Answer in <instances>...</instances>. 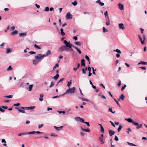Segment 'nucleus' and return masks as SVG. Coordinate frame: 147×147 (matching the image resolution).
<instances>
[{"label": "nucleus", "instance_id": "nucleus-33", "mask_svg": "<svg viewBox=\"0 0 147 147\" xmlns=\"http://www.w3.org/2000/svg\"><path fill=\"white\" fill-rule=\"evenodd\" d=\"M26 33L23 32L19 34V35L20 36H25L26 35Z\"/></svg>", "mask_w": 147, "mask_h": 147}, {"label": "nucleus", "instance_id": "nucleus-8", "mask_svg": "<svg viewBox=\"0 0 147 147\" xmlns=\"http://www.w3.org/2000/svg\"><path fill=\"white\" fill-rule=\"evenodd\" d=\"M35 107L34 106H32V107H24L23 108L24 109L28 110H31L32 109H34Z\"/></svg>", "mask_w": 147, "mask_h": 147}, {"label": "nucleus", "instance_id": "nucleus-31", "mask_svg": "<svg viewBox=\"0 0 147 147\" xmlns=\"http://www.w3.org/2000/svg\"><path fill=\"white\" fill-rule=\"evenodd\" d=\"M103 32L104 33H105L106 32H108V30L106 29L105 27H103L102 28Z\"/></svg>", "mask_w": 147, "mask_h": 147}, {"label": "nucleus", "instance_id": "nucleus-18", "mask_svg": "<svg viewBox=\"0 0 147 147\" xmlns=\"http://www.w3.org/2000/svg\"><path fill=\"white\" fill-rule=\"evenodd\" d=\"M81 129L82 131L86 132H89L90 131V130L88 129H84L82 127H81Z\"/></svg>", "mask_w": 147, "mask_h": 147}, {"label": "nucleus", "instance_id": "nucleus-52", "mask_svg": "<svg viewBox=\"0 0 147 147\" xmlns=\"http://www.w3.org/2000/svg\"><path fill=\"white\" fill-rule=\"evenodd\" d=\"M109 111L111 112L112 113H115V111L113 112L112 110V108H110L109 109Z\"/></svg>", "mask_w": 147, "mask_h": 147}, {"label": "nucleus", "instance_id": "nucleus-57", "mask_svg": "<svg viewBox=\"0 0 147 147\" xmlns=\"http://www.w3.org/2000/svg\"><path fill=\"white\" fill-rule=\"evenodd\" d=\"M80 121H81V122L83 123H84V122H85L84 121V119L83 118H80Z\"/></svg>", "mask_w": 147, "mask_h": 147}, {"label": "nucleus", "instance_id": "nucleus-43", "mask_svg": "<svg viewBox=\"0 0 147 147\" xmlns=\"http://www.w3.org/2000/svg\"><path fill=\"white\" fill-rule=\"evenodd\" d=\"M85 59L88 61V62L90 61V59L89 57L87 55H86L85 56Z\"/></svg>", "mask_w": 147, "mask_h": 147}, {"label": "nucleus", "instance_id": "nucleus-5", "mask_svg": "<svg viewBox=\"0 0 147 147\" xmlns=\"http://www.w3.org/2000/svg\"><path fill=\"white\" fill-rule=\"evenodd\" d=\"M51 54V51L49 50L47 51V53L44 55H41V56L44 58L45 57L50 55Z\"/></svg>", "mask_w": 147, "mask_h": 147}, {"label": "nucleus", "instance_id": "nucleus-21", "mask_svg": "<svg viewBox=\"0 0 147 147\" xmlns=\"http://www.w3.org/2000/svg\"><path fill=\"white\" fill-rule=\"evenodd\" d=\"M104 15L105 16L106 18H109L108 15V13L107 11H106L104 13Z\"/></svg>", "mask_w": 147, "mask_h": 147}, {"label": "nucleus", "instance_id": "nucleus-35", "mask_svg": "<svg viewBox=\"0 0 147 147\" xmlns=\"http://www.w3.org/2000/svg\"><path fill=\"white\" fill-rule=\"evenodd\" d=\"M87 69V68L86 67L85 69L83 68L82 69V72L83 74H85L86 73V70Z\"/></svg>", "mask_w": 147, "mask_h": 147}, {"label": "nucleus", "instance_id": "nucleus-38", "mask_svg": "<svg viewBox=\"0 0 147 147\" xmlns=\"http://www.w3.org/2000/svg\"><path fill=\"white\" fill-rule=\"evenodd\" d=\"M71 80H70V82H67V86L69 88L71 84Z\"/></svg>", "mask_w": 147, "mask_h": 147}, {"label": "nucleus", "instance_id": "nucleus-39", "mask_svg": "<svg viewBox=\"0 0 147 147\" xmlns=\"http://www.w3.org/2000/svg\"><path fill=\"white\" fill-rule=\"evenodd\" d=\"M80 117H76L75 118V119L77 121H78L80 120Z\"/></svg>", "mask_w": 147, "mask_h": 147}, {"label": "nucleus", "instance_id": "nucleus-61", "mask_svg": "<svg viewBox=\"0 0 147 147\" xmlns=\"http://www.w3.org/2000/svg\"><path fill=\"white\" fill-rule=\"evenodd\" d=\"M29 54H30L31 55H32L33 54H35L36 53L35 52H34V51H30L29 52Z\"/></svg>", "mask_w": 147, "mask_h": 147}, {"label": "nucleus", "instance_id": "nucleus-6", "mask_svg": "<svg viewBox=\"0 0 147 147\" xmlns=\"http://www.w3.org/2000/svg\"><path fill=\"white\" fill-rule=\"evenodd\" d=\"M118 7L120 10H122L124 9V5L121 3H119L118 4Z\"/></svg>", "mask_w": 147, "mask_h": 147}, {"label": "nucleus", "instance_id": "nucleus-27", "mask_svg": "<svg viewBox=\"0 0 147 147\" xmlns=\"http://www.w3.org/2000/svg\"><path fill=\"white\" fill-rule=\"evenodd\" d=\"M122 126L120 124L119 125V127L118 128V129H117V130L118 132H119L120 131L121 129L122 128Z\"/></svg>", "mask_w": 147, "mask_h": 147}, {"label": "nucleus", "instance_id": "nucleus-63", "mask_svg": "<svg viewBox=\"0 0 147 147\" xmlns=\"http://www.w3.org/2000/svg\"><path fill=\"white\" fill-rule=\"evenodd\" d=\"M43 126V124H42L39 125L38 126V128H40L42 127Z\"/></svg>", "mask_w": 147, "mask_h": 147}, {"label": "nucleus", "instance_id": "nucleus-29", "mask_svg": "<svg viewBox=\"0 0 147 147\" xmlns=\"http://www.w3.org/2000/svg\"><path fill=\"white\" fill-rule=\"evenodd\" d=\"M125 97L123 94H121L120 96V99H121L122 100H124Z\"/></svg>", "mask_w": 147, "mask_h": 147}, {"label": "nucleus", "instance_id": "nucleus-48", "mask_svg": "<svg viewBox=\"0 0 147 147\" xmlns=\"http://www.w3.org/2000/svg\"><path fill=\"white\" fill-rule=\"evenodd\" d=\"M126 87V85L125 84H124V86H123L122 88H121V91H123V90Z\"/></svg>", "mask_w": 147, "mask_h": 147}, {"label": "nucleus", "instance_id": "nucleus-25", "mask_svg": "<svg viewBox=\"0 0 147 147\" xmlns=\"http://www.w3.org/2000/svg\"><path fill=\"white\" fill-rule=\"evenodd\" d=\"M113 51L114 52H116L119 53H121V51L117 49H114Z\"/></svg>", "mask_w": 147, "mask_h": 147}, {"label": "nucleus", "instance_id": "nucleus-59", "mask_svg": "<svg viewBox=\"0 0 147 147\" xmlns=\"http://www.w3.org/2000/svg\"><path fill=\"white\" fill-rule=\"evenodd\" d=\"M1 107L2 108H3V109H7V106H2Z\"/></svg>", "mask_w": 147, "mask_h": 147}, {"label": "nucleus", "instance_id": "nucleus-4", "mask_svg": "<svg viewBox=\"0 0 147 147\" xmlns=\"http://www.w3.org/2000/svg\"><path fill=\"white\" fill-rule=\"evenodd\" d=\"M66 18L67 20L71 19L72 18V15L69 12H68L66 15Z\"/></svg>", "mask_w": 147, "mask_h": 147}, {"label": "nucleus", "instance_id": "nucleus-7", "mask_svg": "<svg viewBox=\"0 0 147 147\" xmlns=\"http://www.w3.org/2000/svg\"><path fill=\"white\" fill-rule=\"evenodd\" d=\"M119 29L123 30L125 28L124 24L123 23H120L119 24Z\"/></svg>", "mask_w": 147, "mask_h": 147}, {"label": "nucleus", "instance_id": "nucleus-42", "mask_svg": "<svg viewBox=\"0 0 147 147\" xmlns=\"http://www.w3.org/2000/svg\"><path fill=\"white\" fill-rule=\"evenodd\" d=\"M64 80V78H62L61 79H60L57 82V84L56 85V86L57 85V84L63 81Z\"/></svg>", "mask_w": 147, "mask_h": 147}, {"label": "nucleus", "instance_id": "nucleus-30", "mask_svg": "<svg viewBox=\"0 0 147 147\" xmlns=\"http://www.w3.org/2000/svg\"><path fill=\"white\" fill-rule=\"evenodd\" d=\"M59 77V75L58 74H57L56 75L53 77V78L55 80H57Z\"/></svg>", "mask_w": 147, "mask_h": 147}, {"label": "nucleus", "instance_id": "nucleus-2", "mask_svg": "<svg viewBox=\"0 0 147 147\" xmlns=\"http://www.w3.org/2000/svg\"><path fill=\"white\" fill-rule=\"evenodd\" d=\"M75 90L76 88L75 87H73L71 88H69L68 89L66 90L65 94L74 93L75 92Z\"/></svg>", "mask_w": 147, "mask_h": 147}, {"label": "nucleus", "instance_id": "nucleus-14", "mask_svg": "<svg viewBox=\"0 0 147 147\" xmlns=\"http://www.w3.org/2000/svg\"><path fill=\"white\" fill-rule=\"evenodd\" d=\"M72 47L77 51L79 54L81 53L82 52L77 47L74 46H73Z\"/></svg>", "mask_w": 147, "mask_h": 147}, {"label": "nucleus", "instance_id": "nucleus-54", "mask_svg": "<svg viewBox=\"0 0 147 147\" xmlns=\"http://www.w3.org/2000/svg\"><path fill=\"white\" fill-rule=\"evenodd\" d=\"M113 98L114 99V100L115 101V102H116V103H117V104L119 106H120V105L119 103L117 101V100H116V99L115 98Z\"/></svg>", "mask_w": 147, "mask_h": 147}, {"label": "nucleus", "instance_id": "nucleus-1", "mask_svg": "<svg viewBox=\"0 0 147 147\" xmlns=\"http://www.w3.org/2000/svg\"><path fill=\"white\" fill-rule=\"evenodd\" d=\"M35 59L33 61V63L35 65H36L39 61L43 59L41 54H38L37 56H35Z\"/></svg>", "mask_w": 147, "mask_h": 147}, {"label": "nucleus", "instance_id": "nucleus-64", "mask_svg": "<svg viewBox=\"0 0 147 147\" xmlns=\"http://www.w3.org/2000/svg\"><path fill=\"white\" fill-rule=\"evenodd\" d=\"M100 5L101 6H103L104 5V3L100 2L99 3Z\"/></svg>", "mask_w": 147, "mask_h": 147}, {"label": "nucleus", "instance_id": "nucleus-24", "mask_svg": "<svg viewBox=\"0 0 147 147\" xmlns=\"http://www.w3.org/2000/svg\"><path fill=\"white\" fill-rule=\"evenodd\" d=\"M147 63L146 62H144L142 61H140L139 63H138V65H139L140 64H142L143 65H145Z\"/></svg>", "mask_w": 147, "mask_h": 147}, {"label": "nucleus", "instance_id": "nucleus-13", "mask_svg": "<svg viewBox=\"0 0 147 147\" xmlns=\"http://www.w3.org/2000/svg\"><path fill=\"white\" fill-rule=\"evenodd\" d=\"M66 47L65 46H63L61 47L60 48V50L61 51H65Z\"/></svg>", "mask_w": 147, "mask_h": 147}, {"label": "nucleus", "instance_id": "nucleus-26", "mask_svg": "<svg viewBox=\"0 0 147 147\" xmlns=\"http://www.w3.org/2000/svg\"><path fill=\"white\" fill-rule=\"evenodd\" d=\"M60 31L61 35L62 36H64L65 35V33L63 32V30L62 28L60 29Z\"/></svg>", "mask_w": 147, "mask_h": 147}, {"label": "nucleus", "instance_id": "nucleus-3", "mask_svg": "<svg viewBox=\"0 0 147 147\" xmlns=\"http://www.w3.org/2000/svg\"><path fill=\"white\" fill-rule=\"evenodd\" d=\"M63 42L65 45V46L69 47V48H71V47L73 46L69 42H68L66 40H63Z\"/></svg>", "mask_w": 147, "mask_h": 147}, {"label": "nucleus", "instance_id": "nucleus-37", "mask_svg": "<svg viewBox=\"0 0 147 147\" xmlns=\"http://www.w3.org/2000/svg\"><path fill=\"white\" fill-rule=\"evenodd\" d=\"M32 86H33V85H32V84L30 85L29 86V89L28 90L29 91H31V90L32 89Z\"/></svg>", "mask_w": 147, "mask_h": 147}, {"label": "nucleus", "instance_id": "nucleus-36", "mask_svg": "<svg viewBox=\"0 0 147 147\" xmlns=\"http://www.w3.org/2000/svg\"><path fill=\"white\" fill-rule=\"evenodd\" d=\"M35 134V131H32L29 132H27V134Z\"/></svg>", "mask_w": 147, "mask_h": 147}, {"label": "nucleus", "instance_id": "nucleus-9", "mask_svg": "<svg viewBox=\"0 0 147 147\" xmlns=\"http://www.w3.org/2000/svg\"><path fill=\"white\" fill-rule=\"evenodd\" d=\"M129 123H132L135 125H138V123L135 122L132 119L129 118Z\"/></svg>", "mask_w": 147, "mask_h": 147}, {"label": "nucleus", "instance_id": "nucleus-11", "mask_svg": "<svg viewBox=\"0 0 147 147\" xmlns=\"http://www.w3.org/2000/svg\"><path fill=\"white\" fill-rule=\"evenodd\" d=\"M23 108H24V107H20L19 110V111L22 113H25V111L24 110V109Z\"/></svg>", "mask_w": 147, "mask_h": 147}, {"label": "nucleus", "instance_id": "nucleus-28", "mask_svg": "<svg viewBox=\"0 0 147 147\" xmlns=\"http://www.w3.org/2000/svg\"><path fill=\"white\" fill-rule=\"evenodd\" d=\"M11 52V51L9 48H7L6 49V53L7 54H8L10 53Z\"/></svg>", "mask_w": 147, "mask_h": 147}, {"label": "nucleus", "instance_id": "nucleus-19", "mask_svg": "<svg viewBox=\"0 0 147 147\" xmlns=\"http://www.w3.org/2000/svg\"><path fill=\"white\" fill-rule=\"evenodd\" d=\"M85 60L83 59H82L81 60V65L82 66H85Z\"/></svg>", "mask_w": 147, "mask_h": 147}, {"label": "nucleus", "instance_id": "nucleus-15", "mask_svg": "<svg viewBox=\"0 0 147 147\" xmlns=\"http://www.w3.org/2000/svg\"><path fill=\"white\" fill-rule=\"evenodd\" d=\"M105 20L106 21V24L107 26H109L110 24V20L109 18H106Z\"/></svg>", "mask_w": 147, "mask_h": 147}, {"label": "nucleus", "instance_id": "nucleus-40", "mask_svg": "<svg viewBox=\"0 0 147 147\" xmlns=\"http://www.w3.org/2000/svg\"><path fill=\"white\" fill-rule=\"evenodd\" d=\"M75 44L76 45H78V46H80L81 45V44L80 42H78V41L75 42Z\"/></svg>", "mask_w": 147, "mask_h": 147}, {"label": "nucleus", "instance_id": "nucleus-45", "mask_svg": "<svg viewBox=\"0 0 147 147\" xmlns=\"http://www.w3.org/2000/svg\"><path fill=\"white\" fill-rule=\"evenodd\" d=\"M44 10L46 11H48L49 10V7H46Z\"/></svg>", "mask_w": 147, "mask_h": 147}, {"label": "nucleus", "instance_id": "nucleus-49", "mask_svg": "<svg viewBox=\"0 0 147 147\" xmlns=\"http://www.w3.org/2000/svg\"><path fill=\"white\" fill-rule=\"evenodd\" d=\"M72 4L74 6H76L77 4V2L76 1H75L73 2Z\"/></svg>", "mask_w": 147, "mask_h": 147}, {"label": "nucleus", "instance_id": "nucleus-53", "mask_svg": "<svg viewBox=\"0 0 147 147\" xmlns=\"http://www.w3.org/2000/svg\"><path fill=\"white\" fill-rule=\"evenodd\" d=\"M13 97V96L11 95H9V96H5V97L8 98H12Z\"/></svg>", "mask_w": 147, "mask_h": 147}, {"label": "nucleus", "instance_id": "nucleus-47", "mask_svg": "<svg viewBox=\"0 0 147 147\" xmlns=\"http://www.w3.org/2000/svg\"><path fill=\"white\" fill-rule=\"evenodd\" d=\"M81 100H82L83 101H88V100L85 98H80Z\"/></svg>", "mask_w": 147, "mask_h": 147}, {"label": "nucleus", "instance_id": "nucleus-34", "mask_svg": "<svg viewBox=\"0 0 147 147\" xmlns=\"http://www.w3.org/2000/svg\"><path fill=\"white\" fill-rule=\"evenodd\" d=\"M34 47L36 49H41V48L40 47L38 46L37 45L35 44L34 45Z\"/></svg>", "mask_w": 147, "mask_h": 147}, {"label": "nucleus", "instance_id": "nucleus-60", "mask_svg": "<svg viewBox=\"0 0 147 147\" xmlns=\"http://www.w3.org/2000/svg\"><path fill=\"white\" fill-rule=\"evenodd\" d=\"M1 108V107H0V111L2 112H4L5 110L2 109Z\"/></svg>", "mask_w": 147, "mask_h": 147}, {"label": "nucleus", "instance_id": "nucleus-44", "mask_svg": "<svg viewBox=\"0 0 147 147\" xmlns=\"http://www.w3.org/2000/svg\"><path fill=\"white\" fill-rule=\"evenodd\" d=\"M51 136L54 137H57V135L54 133H52L51 134Z\"/></svg>", "mask_w": 147, "mask_h": 147}, {"label": "nucleus", "instance_id": "nucleus-58", "mask_svg": "<svg viewBox=\"0 0 147 147\" xmlns=\"http://www.w3.org/2000/svg\"><path fill=\"white\" fill-rule=\"evenodd\" d=\"M35 134H40L42 133V132L39 131H35Z\"/></svg>", "mask_w": 147, "mask_h": 147}, {"label": "nucleus", "instance_id": "nucleus-20", "mask_svg": "<svg viewBox=\"0 0 147 147\" xmlns=\"http://www.w3.org/2000/svg\"><path fill=\"white\" fill-rule=\"evenodd\" d=\"M99 140L101 144H102L104 143V142L103 141V138L99 137Z\"/></svg>", "mask_w": 147, "mask_h": 147}, {"label": "nucleus", "instance_id": "nucleus-16", "mask_svg": "<svg viewBox=\"0 0 147 147\" xmlns=\"http://www.w3.org/2000/svg\"><path fill=\"white\" fill-rule=\"evenodd\" d=\"M138 36L139 37V39L140 40V41L141 43H142V44L143 45L145 44V42H144V41L142 40V38L141 36L139 35H138Z\"/></svg>", "mask_w": 147, "mask_h": 147}, {"label": "nucleus", "instance_id": "nucleus-10", "mask_svg": "<svg viewBox=\"0 0 147 147\" xmlns=\"http://www.w3.org/2000/svg\"><path fill=\"white\" fill-rule=\"evenodd\" d=\"M109 132L110 136H112L113 135H114L115 133V132L114 131L110 129L109 130Z\"/></svg>", "mask_w": 147, "mask_h": 147}, {"label": "nucleus", "instance_id": "nucleus-22", "mask_svg": "<svg viewBox=\"0 0 147 147\" xmlns=\"http://www.w3.org/2000/svg\"><path fill=\"white\" fill-rule=\"evenodd\" d=\"M18 33V32L17 30H15L13 32H12L11 33V35H14L17 34Z\"/></svg>", "mask_w": 147, "mask_h": 147}, {"label": "nucleus", "instance_id": "nucleus-50", "mask_svg": "<svg viewBox=\"0 0 147 147\" xmlns=\"http://www.w3.org/2000/svg\"><path fill=\"white\" fill-rule=\"evenodd\" d=\"M92 71H92L93 74L94 75H95L96 74H95V72L94 71L96 70V69L95 70H94V68L93 67H92Z\"/></svg>", "mask_w": 147, "mask_h": 147}, {"label": "nucleus", "instance_id": "nucleus-32", "mask_svg": "<svg viewBox=\"0 0 147 147\" xmlns=\"http://www.w3.org/2000/svg\"><path fill=\"white\" fill-rule=\"evenodd\" d=\"M13 68L11 67V65H10L9 66L8 68H7V70L8 71H11L12 70Z\"/></svg>", "mask_w": 147, "mask_h": 147}, {"label": "nucleus", "instance_id": "nucleus-12", "mask_svg": "<svg viewBox=\"0 0 147 147\" xmlns=\"http://www.w3.org/2000/svg\"><path fill=\"white\" fill-rule=\"evenodd\" d=\"M98 125L100 126V132L102 133H104V129L103 127L101 124H99Z\"/></svg>", "mask_w": 147, "mask_h": 147}, {"label": "nucleus", "instance_id": "nucleus-56", "mask_svg": "<svg viewBox=\"0 0 147 147\" xmlns=\"http://www.w3.org/2000/svg\"><path fill=\"white\" fill-rule=\"evenodd\" d=\"M115 140L116 141H118L119 140V139L118 137L116 135L115 136Z\"/></svg>", "mask_w": 147, "mask_h": 147}, {"label": "nucleus", "instance_id": "nucleus-55", "mask_svg": "<svg viewBox=\"0 0 147 147\" xmlns=\"http://www.w3.org/2000/svg\"><path fill=\"white\" fill-rule=\"evenodd\" d=\"M110 122L111 123L112 125L114 127H115V125L114 124V123L112 122L111 121H110Z\"/></svg>", "mask_w": 147, "mask_h": 147}, {"label": "nucleus", "instance_id": "nucleus-51", "mask_svg": "<svg viewBox=\"0 0 147 147\" xmlns=\"http://www.w3.org/2000/svg\"><path fill=\"white\" fill-rule=\"evenodd\" d=\"M121 84V80H119V82L117 84V86L119 87L120 86Z\"/></svg>", "mask_w": 147, "mask_h": 147}, {"label": "nucleus", "instance_id": "nucleus-62", "mask_svg": "<svg viewBox=\"0 0 147 147\" xmlns=\"http://www.w3.org/2000/svg\"><path fill=\"white\" fill-rule=\"evenodd\" d=\"M20 105V104L19 103H18L16 104H13V105L15 106H18Z\"/></svg>", "mask_w": 147, "mask_h": 147}, {"label": "nucleus", "instance_id": "nucleus-41", "mask_svg": "<svg viewBox=\"0 0 147 147\" xmlns=\"http://www.w3.org/2000/svg\"><path fill=\"white\" fill-rule=\"evenodd\" d=\"M54 83L52 82H51V84L49 86V87L51 88L54 85Z\"/></svg>", "mask_w": 147, "mask_h": 147}, {"label": "nucleus", "instance_id": "nucleus-17", "mask_svg": "<svg viewBox=\"0 0 147 147\" xmlns=\"http://www.w3.org/2000/svg\"><path fill=\"white\" fill-rule=\"evenodd\" d=\"M62 127H63V126H61L59 127H57L55 126H54V127L55 128L56 130H58V131H59V130H60Z\"/></svg>", "mask_w": 147, "mask_h": 147}, {"label": "nucleus", "instance_id": "nucleus-46", "mask_svg": "<svg viewBox=\"0 0 147 147\" xmlns=\"http://www.w3.org/2000/svg\"><path fill=\"white\" fill-rule=\"evenodd\" d=\"M59 67V65L58 63L56 64L53 67V69H54L55 68H56V67Z\"/></svg>", "mask_w": 147, "mask_h": 147}, {"label": "nucleus", "instance_id": "nucleus-23", "mask_svg": "<svg viewBox=\"0 0 147 147\" xmlns=\"http://www.w3.org/2000/svg\"><path fill=\"white\" fill-rule=\"evenodd\" d=\"M27 135V132H24V133H20L18 135V136H21L22 135Z\"/></svg>", "mask_w": 147, "mask_h": 147}]
</instances>
